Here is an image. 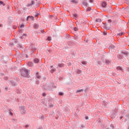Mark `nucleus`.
I'll use <instances>...</instances> for the list:
<instances>
[{
    "label": "nucleus",
    "instance_id": "obj_31",
    "mask_svg": "<svg viewBox=\"0 0 129 129\" xmlns=\"http://www.w3.org/2000/svg\"><path fill=\"white\" fill-rule=\"evenodd\" d=\"M58 95L60 96H62L64 95V93H63L62 92H58Z\"/></svg>",
    "mask_w": 129,
    "mask_h": 129
},
{
    "label": "nucleus",
    "instance_id": "obj_21",
    "mask_svg": "<svg viewBox=\"0 0 129 129\" xmlns=\"http://www.w3.org/2000/svg\"><path fill=\"white\" fill-rule=\"evenodd\" d=\"M117 70H119L120 71H122V69L120 67H118L116 68Z\"/></svg>",
    "mask_w": 129,
    "mask_h": 129
},
{
    "label": "nucleus",
    "instance_id": "obj_29",
    "mask_svg": "<svg viewBox=\"0 0 129 129\" xmlns=\"http://www.w3.org/2000/svg\"><path fill=\"white\" fill-rule=\"evenodd\" d=\"M91 11V8H88L87 9L86 12H90Z\"/></svg>",
    "mask_w": 129,
    "mask_h": 129
},
{
    "label": "nucleus",
    "instance_id": "obj_1",
    "mask_svg": "<svg viewBox=\"0 0 129 129\" xmlns=\"http://www.w3.org/2000/svg\"><path fill=\"white\" fill-rule=\"evenodd\" d=\"M44 88L45 90L51 91L53 88H56V87L54 86V84L53 83H51L50 84H46L44 86Z\"/></svg>",
    "mask_w": 129,
    "mask_h": 129
},
{
    "label": "nucleus",
    "instance_id": "obj_62",
    "mask_svg": "<svg viewBox=\"0 0 129 129\" xmlns=\"http://www.w3.org/2000/svg\"><path fill=\"white\" fill-rule=\"evenodd\" d=\"M52 10L54 11L55 9L54 8H52Z\"/></svg>",
    "mask_w": 129,
    "mask_h": 129
},
{
    "label": "nucleus",
    "instance_id": "obj_54",
    "mask_svg": "<svg viewBox=\"0 0 129 129\" xmlns=\"http://www.w3.org/2000/svg\"><path fill=\"white\" fill-rule=\"evenodd\" d=\"M0 27H1V28H3V24H0Z\"/></svg>",
    "mask_w": 129,
    "mask_h": 129
},
{
    "label": "nucleus",
    "instance_id": "obj_14",
    "mask_svg": "<svg viewBox=\"0 0 129 129\" xmlns=\"http://www.w3.org/2000/svg\"><path fill=\"white\" fill-rule=\"evenodd\" d=\"M34 63H39L40 59L39 58H35L33 59Z\"/></svg>",
    "mask_w": 129,
    "mask_h": 129
},
{
    "label": "nucleus",
    "instance_id": "obj_45",
    "mask_svg": "<svg viewBox=\"0 0 129 129\" xmlns=\"http://www.w3.org/2000/svg\"><path fill=\"white\" fill-rule=\"evenodd\" d=\"M12 121H13V122H15L16 121V119H15V118H13V119H12Z\"/></svg>",
    "mask_w": 129,
    "mask_h": 129
},
{
    "label": "nucleus",
    "instance_id": "obj_39",
    "mask_svg": "<svg viewBox=\"0 0 129 129\" xmlns=\"http://www.w3.org/2000/svg\"><path fill=\"white\" fill-rule=\"evenodd\" d=\"M40 32L41 33H42V34H44V33H45V31H44V30H41Z\"/></svg>",
    "mask_w": 129,
    "mask_h": 129
},
{
    "label": "nucleus",
    "instance_id": "obj_19",
    "mask_svg": "<svg viewBox=\"0 0 129 129\" xmlns=\"http://www.w3.org/2000/svg\"><path fill=\"white\" fill-rule=\"evenodd\" d=\"M111 118H114L115 117V113H112L111 115Z\"/></svg>",
    "mask_w": 129,
    "mask_h": 129
},
{
    "label": "nucleus",
    "instance_id": "obj_61",
    "mask_svg": "<svg viewBox=\"0 0 129 129\" xmlns=\"http://www.w3.org/2000/svg\"><path fill=\"white\" fill-rule=\"evenodd\" d=\"M82 127H84V125H82Z\"/></svg>",
    "mask_w": 129,
    "mask_h": 129
},
{
    "label": "nucleus",
    "instance_id": "obj_2",
    "mask_svg": "<svg viewBox=\"0 0 129 129\" xmlns=\"http://www.w3.org/2000/svg\"><path fill=\"white\" fill-rule=\"evenodd\" d=\"M21 75L23 76V77H27L28 75H29V71L27 70L26 68H23L21 71Z\"/></svg>",
    "mask_w": 129,
    "mask_h": 129
},
{
    "label": "nucleus",
    "instance_id": "obj_58",
    "mask_svg": "<svg viewBox=\"0 0 129 129\" xmlns=\"http://www.w3.org/2000/svg\"><path fill=\"white\" fill-rule=\"evenodd\" d=\"M122 117H123L122 116H121L120 117V119H121V118H122Z\"/></svg>",
    "mask_w": 129,
    "mask_h": 129
},
{
    "label": "nucleus",
    "instance_id": "obj_18",
    "mask_svg": "<svg viewBox=\"0 0 129 129\" xmlns=\"http://www.w3.org/2000/svg\"><path fill=\"white\" fill-rule=\"evenodd\" d=\"M36 76L37 79H40L41 77V76H39V72L36 73Z\"/></svg>",
    "mask_w": 129,
    "mask_h": 129
},
{
    "label": "nucleus",
    "instance_id": "obj_6",
    "mask_svg": "<svg viewBox=\"0 0 129 129\" xmlns=\"http://www.w3.org/2000/svg\"><path fill=\"white\" fill-rule=\"evenodd\" d=\"M49 70H50V72H51V73H54V72H55V71H56V69H55L53 68V66H50Z\"/></svg>",
    "mask_w": 129,
    "mask_h": 129
},
{
    "label": "nucleus",
    "instance_id": "obj_36",
    "mask_svg": "<svg viewBox=\"0 0 129 129\" xmlns=\"http://www.w3.org/2000/svg\"><path fill=\"white\" fill-rule=\"evenodd\" d=\"M103 104L104 105V106H106V102H105V101L103 102Z\"/></svg>",
    "mask_w": 129,
    "mask_h": 129
},
{
    "label": "nucleus",
    "instance_id": "obj_48",
    "mask_svg": "<svg viewBox=\"0 0 129 129\" xmlns=\"http://www.w3.org/2000/svg\"><path fill=\"white\" fill-rule=\"evenodd\" d=\"M98 64H99V65H100L101 61L100 60L98 61Z\"/></svg>",
    "mask_w": 129,
    "mask_h": 129
},
{
    "label": "nucleus",
    "instance_id": "obj_60",
    "mask_svg": "<svg viewBox=\"0 0 129 129\" xmlns=\"http://www.w3.org/2000/svg\"><path fill=\"white\" fill-rule=\"evenodd\" d=\"M23 37H24V36H23V35H22V36H21V37H20V39H22V38H23Z\"/></svg>",
    "mask_w": 129,
    "mask_h": 129
},
{
    "label": "nucleus",
    "instance_id": "obj_33",
    "mask_svg": "<svg viewBox=\"0 0 129 129\" xmlns=\"http://www.w3.org/2000/svg\"><path fill=\"white\" fill-rule=\"evenodd\" d=\"M96 22H101V20H100V19H96Z\"/></svg>",
    "mask_w": 129,
    "mask_h": 129
},
{
    "label": "nucleus",
    "instance_id": "obj_49",
    "mask_svg": "<svg viewBox=\"0 0 129 129\" xmlns=\"http://www.w3.org/2000/svg\"><path fill=\"white\" fill-rule=\"evenodd\" d=\"M42 95L43 96H46V93H43Z\"/></svg>",
    "mask_w": 129,
    "mask_h": 129
},
{
    "label": "nucleus",
    "instance_id": "obj_13",
    "mask_svg": "<svg viewBox=\"0 0 129 129\" xmlns=\"http://www.w3.org/2000/svg\"><path fill=\"white\" fill-rule=\"evenodd\" d=\"M27 65L29 67H33V62L29 61L28 62Z\"/></svg>",
    "mask_w": 129,
    "mask_h": 129
},
{
    "label": "nucleus",
    "instance_id": "obj_52",
    "mask_svg": "<svg viewBox=\"0 0 129 129\" xmlns=\"http://www.w3.org/2000/svg\"><path fill=\"white\" fill-rule=\"evenodd\" d=\"M86 119H88L89 118V117L88 116H86L85 117Z\"/></svg>",
    "mask_w": 129,
    "mask_h": 129
},
{
    "label": "nucleus",
    "instance_id": "obj_50",
    "mask_svg": "<svg viewBox=\"0 0 129 129\" xmlns=\"http://www.w3.org/2000/svg\"><path fill=\"white\" fill-rule=\"evenodd\" d=\"M24 56H25V58H28V54H25Z\"/></svg>",
    "mask_w": 129,
    "mask_h": 129
},
{
    "label": "nucleus",
    "instance_id": "obj_8",
    "mask_svg": "<svg viewBox=\"0 0 129 129\" xmlns=\"http://www.w3.org/2000/svg\"><path fill=\"white\" fill-rule=\"evenodd\" d=\"M105 63L107 64V65H109L110 64H111V60H109V59H106Z\"/></svg>",
    "mask_w": 129,
    "mask_h": 129
},
{
    "label": "nucleus",
    "instance_id": "obj_11",
    "mask_svg": "<svg viewBox=\"0 0 129 129\" xmlns=\"http://www.w3.org/2000/svg\"><path fill=\"white\" fill-rule=\"evenodd\" d=\"M87 64V61H83L81 63V65H82L83 66H86Z\"/></svg>",
    "mask_w": 129,
    "mask_h": 129
},
{
    "label": "nucleus",
    "instance_id": "obj_10",
    "mask_svg": "<svg viewBox=\"0 0 129 129\" xmlns=\"http://www.w3.org/2000/svg\"><path fill=\"white\" fill-rule=\"evenodd\" d=\"M82 5H84L86 8L88 7V4L85 2V1H83Z\"/></svg>",
    "mask_w": 129,
    "mask_h": 129
},
{
    "label": "nucleus",
    "instance_id": "obj_37",
    "mask_svg": "<svg viewBox=\"0 0 129 129\" xmlns=\"http://www.w3.org/2000/svg\"><path fill=\"white\" fill-rule=\"evenodd\" d=\"M103 35H104V36H106V35H107V32L106 31L104 32Z\"/></svg>",
    "mask_w": 129,
    "mask_h": 129
},
{
    "label": "nucleus",
    "instance_id": "obj_38",
    "mask_svg": "<svg viewBox=\"0 0 129 129\" xmlns=\"http://www.w3.org/2000/svg\"><path fill=\"white\" fill-rule=\"evenodd\" d=\"M24 27H25V25L24 24H21L20 25V28H24Z\"/></svg>",
    "mask_w": 129,
    "mask_h": 129
},
{
    "label": "nucleus",
    "instance_id": "obj_22",
    "mask_svg": "<svg viewBox=\"0 0 129 129\" xmlns=\"http://www.w3.org/2000/svg\"><path fill=\"white\" fill-rule=\"evenodd\" d=\"M10 115H13V113L12 112V109H10L9 110Z\"/></svg>",
    "mask_w": 129,
    "mask_h": 129
},
{
    "label": "nucleus",
    "instance_id": "obj_20",
    "mask_svg": "<svg viewBox=\"0 0 129 129\" xmlns=\"http://www.w3.org/2000/svg\"><path fill=\"white\" fill-rule=\"evenodd\" d=\"M16 92L17 93H21L22 92V90L21 89H18Z\"/></svg>",
    "mask_w": 129,
    "mask_h": 129
},
{
    "label": "nucleus",
    "instance_id": "obj_40",
    "mask_svg": "<svg viewBox=\"0 0 129 129\" xmlns=\"http://www.w3.org/2000/svg\"><path fill=\"white\" fill-rule=\"evenodd\" d=\"M23 37H27V34L26 33H23Z\"/></svg>",
    "mask_w": 129,
    "mask_h": 129
},
{
    "label": "nucleus",
    "instance_id": "obj_34",
    "mask_svg": "<svg viewBox=\"0 0 129 129\" xmlns=\"http://www.w3.org/2000/svg\"><path fill=\"white\" fill-rule=\"evenodd\" d=\"M0 5H3V6H5V4H4V2L2 1H0Z\"/></svg>",
    "mask_w": 129,
    "mask_h": 129
},
{
    "label": "nucleus",
    "instance_id": "obj_27",
    "mask_svg": "<svg viewBox=\"0 0 129 129\" xmlns=\"http://www.w3.org/2000/svg\"><path fill=\"white\" fill-rule=\"evenodd\" d=\"M123 32H120L118 34H117V36H122V35H123Z\"/></svg>",
    "mask_w": 129,
    "mask_h": 129
},
{
    "label": "nucleus",
    "instance_id": "obj_47",
    "mask_svg": "<svg viewBox=\"0 0 129 129\" xmlns=\"http://www.w3.org/2000/svg\"><path fill=\"white\" fill-rule=\"evenodd\" d=\"M49 107H53V104H50L49 105Z\"/></svg>",
    "mask_w": 129,
    "mask_h": 129
},
{
    "label": "nucleus",
    "instance_id": "obj_63",
    "mask_svg": "<svg viewBox=\"0 0 129 129\" xmlns=\"http://www.w3.org/2000/svg\"><path fill=\"white\" fill-rule=\"evenodd\" d=\"M87 42H88L87 41H86V43H87Z\"/></svg>",
    "mask_w": 129,
    "mask_h": 129
},
{
    "label": "nucleus",
    "instance_id": "obj_26",
    "mask_svg": "<svg viewBox=\"0 0 129 129\" xmlns=\"http://www.w3.org/2000/svg\"><path fill=\"white\" fill-rule=\"evenodd\" d=\"M117 58H118V59H122V57H121V56L120 55V54H118V55H117Z\"/></svg>",
    "mask_w": 129,
    "mask_h": 129
},
{
    "label": "nucleus",
    "instance_id": "obj_16",
    "mask_svg": "<svg viewBox=\"0 0 129 129\" xmlns=\"http://www.w3.org/2000/svg\"><path fill=\"white\" fill-rule=\"evenodd\" d=\"M82 91H84V89H82L78 90L76 91V93H80V92H82Z\"/></svg>",
    "mask_w": 129,
    "mask_h": 129
},
{
    "label": "nucleus",
    "instance_id": "obj_59",
    "mask_svg": "<svg viewBox=\"0 0 129 129\" xmlns=\"http://www.w3.org/2000/svg\"><path fill=\"white\" fill-rule=\"evenodd\" d=\"M29 18H30V16H28V17H27V21H28V19H29Z\"/></svg>",
    "mask_w": 129,
    "mask_h": 129
},
{
    "label": "nucleus",
    "instance_id": "obj_42",
    "mask_svg": "<svg viewBox=\"0 0 129 129\" xmlns=\"http://www.w3.org/2000/svg\"><path fill=\"white\" fill-rule=\"evenodd\" d=\"M14 42L15 43V44H17V43H18V40L15 39V40H14Z\"/></svg>",
    "mask_w": 129,
    "mask_h": 129
},
{
    "label": "nucleus",
    "instance_id": "obj_3",
    "mask_svg": "<svg viewBox=\"0 0 129 129\" xmlns=\"http://www.w3.org/2000/svg\"><path fill=\"white\" fill-rule=\"evenodd\" d=\"M19 110L21 114H25V113H26V109H25V106H20L19 107Z\"/></svg>",
    "mask_w": 129,
    "mask_h": 129
},
{
    "label": "nucleus",
    "instance_id": "obj_12",
    "mask_svg": "<svg viewBox=\"0 0 129 129\" xmlns=\"http://www.w3.org/2000/svg\"><path fill=\"white\" fill-rule=\"evenodd\" d=\"M33 27L34 29H39V24L35 23Z\"/></svg>",
    "mask_w": 129,
    "mask_h": 129
},
{
    "label": "nucleus",
    "instance_id": "obj_53",
    "mask_svg": "<svg viewBox=\"0 0 129 129\" xmlns=\"http://www.w3.org/2000/svg\"><path fill=\"white\" fill-rule=\"evenodd\" d=\"M10 44L12 46H14V43H10Z\"/></svg>",
    "mask_w": 129,
    "mask_h": 129
},
{
    "label": "nucleus",
    "instance_id": "obj_51",
    "mask_svg": "<svg viewBox=\"0 0 129 129\" xmlns=\"http://www.w3.org/2000/svg\"><path fill=\"white\" fill-rule=\"evenodd\" d=\"M90 3L92 4V3H93V0H90Z\"/></svg>",
    "mask_w": 129,
    "mask_h": 129
},
{
    "label": "nucleus",
    "instance_id": "obj_56",
    "mask_svg": "<svg viewBox=\"0 0 129 129\" xmlns=\"http://www.w3.org/2000/svg\"><path fill=\"white\" fill-rule=\"evenodd\" d=\"M88 89V88H87L85 90V91L86 92V91H87Z\"/></svg>",
    "mask_w": 129,
    "mask_h": 129
},
{
    "label": "nucleus",
    "instance_id": "obj_9",
    "mask_svg": "<svg viewBox=\"0 0 129 129\" xmlns=\"http://www.w3.org/2000/svg\"><path fill=\"white\" fill-rule=\"evenodd\" d=\"M72 4H74V5H76V4H78V0H71Z\"/></svg>",
    "mask_w": 129,
    "mask_h": 129
},
{
    "label": "nucleus",
    "instance_id": "obj_5",
    "mask_svg": "<svg viewBox=\"0 0 129 129\" xmlns=\"http://www.w3.org/2000/svg\"><path fill=\"white\" fill-rule=\"evenodd\" d=\"M8 82H9V84L10 85H12V86H17L18 85L17 83H16V82H14L13 80L9 81Z\"/></svg>",
    "mask_w": 129,
    "mask_h": 129
},
{
    "label": "nucleus",
    "instance_id": "obj_46",
    "mask_svg": "<svg viewBox=\"0 0 129 129\" xmlns=\"http://www.w3.org/2000/svg\"><path fill=\"white\" fill-rule=\"evenodd\" d=\"M108 23H111L112 21L110 19L108 20Z\"/></svg>",
    "mask_w": 129,
    "mask_h": 129
},
{
    "label": "nucleus",
    "instance_id": "obj_41",
    "mask_svg": "<svg viewBox=\"0 0 129 129\" xmlns=\"http://www.w3.org/2000/svg\"><path fill=\"white\" fill-rule=\"evenodd\" d=\"M109 9L110 10V13H111V11H112V9L111 8V7H109Z\"/></svg>",
    "mask_w": 129,
    "mask_h": 129
},
{
    "label": "nucleus",
    "instance_id": "obj_35",
    "mask_svg": "<svg viewBox=\"0 0 129 129\" xmlns=\"http://www.w3.org/2000/svg\"><path fill=\"white\" fill-rule=\"evenodd\" d=\"M18 46L19 47V48H23V45H22L21 44H18Z\"/></svg>",
    "mask_w": 129,
    "mask_h": 129
},
{
    "label": "nucleus",
    "instance_id": "obj_43",
    "mask_svg": "<svg viewBox=\"0 0 129 129\" xmlns=\"http://www.w3.org/2000/svg\"><path fill=\"white\" fill-rule=\"evenodd\" d=\"M29 126H30V125H29V124L26 125H25L26 128H28V127H29Z\"/></svg>",
    "mask_w": 129,
    "mask_h": 129
},
{
    "label": "nucleus",
    "instance_id": "obj_64",
    "mask_svg": "<svg viewBox=\"0 0 129 129\" xmlns=\"http://www.w3.org/2000/svg\"><path fill=\"white\" fill-rule=\"evenodd\" d=\"M83 1H85V0H83Z\"/></svg>",
    "mask_w": 129,
    "mask_h": 129
},
{
    "label": "nucleus",
    "instance_id": "obj_30",
    "mask_svg": "<svg viewBox=\"0 0 129 129\" xmlns=\"http://www.w3.org/2000/svg\"><path fill=\"white\" fill-rule=\"evenodd\" d=\"M110 47L111 49H114V48H115V46L113 45H111L110 46Z\"/></svg>",
    "mask_w": 129,
    "mask_h": 129
},
{
    "label": "nucleus",
    "instance_id": "obj_4",
    "mask_svg": "<svg viewBox=\"0 0 129 129\" xmlns=\"http://www.w3.org/2000/svg\"><path fill=\"white\" fill-rule=\"evenodd\" d=\"M121 55H122L123 57H127V56H128V52L126 51H121Z\"/></svg>",
    "mask_w": 129,
    "mask_h": 129
},
{
    "label": "nucleus",
    "instance_id": "obj_15",
    "mask_svg": "<svg viewBox=\"0 0 129 129\" xmlns=\"http://www.w3.org/2000/svg\"><path fill=\"white\" fill-rule=\"evenodd\" d=\"M106 6H107V4L106 3V2H103L102 3V7L103 8H105V7H106Z\"/></svg>",
    "mask_w": 129,
    "mask_h": 129
},
{
    "label": "nucleus",
    "instance_id": "obj_23",
    "mask_svg": "<svg viewBox=\"0 0 129 129\" xmlns=\"http://www.w3.org/2000/svg\"><path fill=\"white\" fill-rule=\"evenodd\" d=\"M58 67H59L60 68H62V67H63V63H59L58 64Z\"/></svg>",
    "mask_w": 129,
    "mask_h": 129
},
{
    "label": "nucleus",
    "instance_id": "obj_32",
    "mask_svg": "<svg viewBox=\"0 0 129 129\" xmlns=\"http://www.w3.org/2000/svg\"><path fill=\"white\" fill-rule=\"evenodd\" d=\"M74 31H75L76 32L78 31V28L77 27H74Z\"/></svg>",
    "mask_w": 129,
    "mask_h": 129
},
{
    "label": "nucleus",
    "instance_id": "obj_7",
    "mask_svg": "<svg viewBox=\"0 0 129 129\" xmlns=\"http://www.w3.org/2000/svg\"><path fill=\"white\" fill-rule=\"evenodd\" d=\"M34 5H35V1H32L31 3L28 4L27 7H32V6H34Z\"/></svg>",
    "mask_w": 129,
    "mask_h": 129
},
{
    "label": "nucleus",
    "instance_id": "obj_24",
    "mask_svg": "<svg viewBox=\"0 0 129 129\" xmlns=\"http://www.w3.org/2000/svg\"><path fill=\"white\" fill-rule=\"evenodd\" d=\"M81 72H82V71L80 70H78L77 71V73L78 74H81Z\"/></svg>",
    "mask_w": 129,
    "mask_h": 129
},
{
    "label": "nucleus",
    "instance_id": "obj_17",
    "mask_svg": "<svg viewBox=\"0 0 129 129\" xmlns=\"http://www.w3.org/2000/svg\"><path fill=\"white\" fill-rule=\"evenodd\" d=\"M106 129H114V126L113 125V124H111L109 128H107Z\"/></svg>",
    "mask_w": 129,
    "mask_h": 129
},
{
    "label": "nucleus",
    "instance_id": "obj_28",
    "mask_svg": "<svg viewBox=\"0 0 129 129\" xmlns=\"http://www.w3.org/2000/svg\"><path fill=\"white\" fill-rule=\"evenodd\" d=\"M51 39H52V38L50 36H48L47 38V41H51Z\"/></svg>",
    "mask_w": 129,
    "mask_h": 129
},
{
    "label": "nucleus",
    "instance_id": "obj_25",
    "mask_svg": "<svg viewBox=\"0 0 129 129\" xmlns=\"http://www.w3.org/2000/svg\"><path fill=\"white\" fill-rule=\"evenodd\" d=\"M73 17L75 19H77V17H78V15L76 14H75L73 15Z\"/></svg>",
    "mask_w": 129,
    "mask_h": 129
},
{
    "label": "nucleus",
    "instance_id": "obj_57",
    "mask_svg": "<svg viewBox=\"0 0 129 129\" xmlns=\"http://www.w3.org/2000/svg\"><path fill=\"white\" fill-rule=\"evenodd\" d=\"M37 129H43V128L42 127H39Z\"/></svg>",
    "mask_w": 129,
    "mask_h": 129
},
{
    "label": "nucleus",
    "instance_id": "obj_44",
    "mask_svg": "<svg viewBox=\"0 0 129 129\" xmlns=\"http://www.w3.org/2000/svg\"><path fill=\"white\" fill-rule=\"evenodd\" d=\"M40 118H41V119H44V116H40Z\"/></svg>",
    "mask_w": 129,
    "mask_h": 129
},
{
    "label": "nucleus",
    "instance_id": "obj_55",
    "mask_svg": "<svg viewBox=\"0 0 129 129\" xmlns=\"http://www.w3.org/2000/svg\"><path fill=\"white\" fill-rule=\"evenodd\" d=\"M71 65H72L71 62H69V66H71Z\"/></svg>",
    "mask_w": 129,
    "mask_h": 129
}]
</instances>
